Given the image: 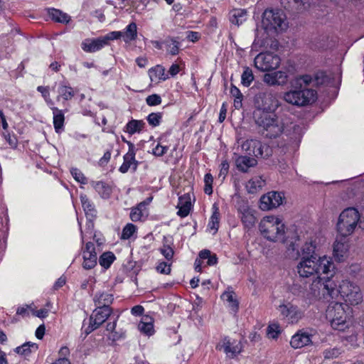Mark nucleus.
<instances>
[{"label":"nucleus","instance_id":"1","mask_svg":"<svg viewBox=\"0 0 364 364\" xmlns=\"http://www.w3.org/2000/svg\"><path fill=\"white\" fill-rule=\"evenodd\" d=\"M311 81L312 77L309 75L296 77L291 82V90L284 93V100L298 107L311 104L316 99V92L308 87Z\"/></svg>","mask_w":364,"mask_h":364},{"label":"nucleus","instance_id":"2","mask_svg":"<svg viewBox=\"0 0 364 364\" xmlns=\"http://www.w3.org/2000/svg\"><path fill=\"white\" fill-rule=\"evenodd\" d=\"M297 271L301 277H309L314 274L333 276L335 266L330 258L326 256L302 257L297 265Z\"/></svg>","mask_w":364,"mask_h":364},{"label":"nucleus","instance_id":"3","mask_svg":"<svg viewBox=\"0 0 364 364\" xmlns=\"http://www.w3.org/2000/svg\"><path fill=\"white\" fill-rule=\"evenodd\" d=\"M253 117L262 134L267 138H276L284 130L282 119L274 113L254 112Z\"/></svg>","mask_w":364,"mask_h":364},{"label":"nucleus","instance_id":"4","mask_svg":"<svg viewBox=\"0 0 364 364\" xmlns=\"http://www.w3.org/2000/svg\"><path fill=\"white\" fill-rule=\"evenodd\" d=\"M330 274L318 276L309 288V294L315 299L328 300L338 296L337 285Z\"/></svg>","mask_w":364,"mask_h":364},{"label":"nucleus","instance_id":"5","mask_svg":"<svg viewBox=\"0 0 364 364\" xmlns=\"http://www.w3.org/2000/svg\"><path fill=\"white\" fill-rule=\"evenodd\" d=\"M259 228L261 234L267 240L272 242H285V227L279 218L273 215L266 216L261 220Z\"/></svg>","mask_w":364,"mask_h":364},{"label":"nucleus","instance_id":"6","mask_svg":"<svg viewBox=\"0 0 364 364\" xmlns=\"http://www.w3.org/2000/svg\"><path fill=\"white\" fill-rule=\"evenodd\" d=\"M262 28L267 33H278L287 28L285 15L279 9H267L262 14Z\"/></svg>","mask_w":364,"mask_h":364},{"label":"nucleus","instance_id":"7","mask_svg":"<svg viewBox=\"0 0 364 364\" xmlns=\"http://www.w3.org/2000/svg\"><path fill=\"white\" fill-rule=\"evenodd\" d=\"M360 215L355 208L345 209L339 215L337 230L341 236H348L352 234L360 222Z\"/></svg>","mask_w":364,"mask_h":364},{"label":"nucleus","instance_id":"8","mask_svg":"<svg viewBox=\"0 0 364 364\" xmlns=\"http://www.w3.org/2000/svg\"><path fill=\"white\" fill-rule=\"evenodd\" d=\"M326 318L331 323L333 328L343 331L348 326L346 324L347 315L343 304L331 302L326 311Z\"/></svg>","mask_w":364,"mask_h":364},{"label":"nucleus","instance_id":"9","mask_svg":"<svg viewBox=\"0 0 364 364\" xmlns=\"http://www.w3.org/2000/svg\"><path fill=\"white\" fill-rule=\"evenodd\" d=\"M340 294L346 302L350 305H357L362 301L363 295L360 287L350 281H343L338 289Z\"/></svg>","mask_w":364,"mask_h":364},{"label":"nucleus","instance_id":"10","mask_svg":"<svg viewBox=\"0 0 364 364\" xmlns=\"http://www.w3.org/2000/svg\"><path fill=\"white\" fill-rule=\"evenodd\" d=\"M257 110L266 113H274L279 107V102L276 96L270 92L259 93L255 98Z\"/></svg>","mask_w":364,"mask_h":364},{"label":"nucleus","instance_id":"11","mask_svg":"<svg viewBox=\"0 0 364 364\" xmlns=\"http://www.w3.org/2000/svg\"><path fill=\"white\" fill-rule=\"evenodd\" d=\"M280 58L272 53H261L254 60L255 66L260 71H269L277 68L280 64Z\"/></svg>","mask_w":364,"mask_h":364},{"label":"nucleus","instance_id":"12","mask_svg":"<svg viewBox=\"0 0 364 364\" xmlns=\"http://www.w3.org/2000/svg\"><path fill=\"white\" fill-rule=\"evenodd\" d=\"M278 310L280 316L288 323H297L304 317V311L291 302L280 304Z\"/></svg>","mask_w":364,"mask_h":364},{"label":"nucleus","instance_id":"13","mask_svg":"<svg viewBox=\"0 0 364 364\" xmlns=\"http://www.w3.org/2000/svg\"><path fill=\"white\" fill-rule=\"evenodd\" d=\"M241 147L248 156L265 158L269 155V147L257 139H247L242 144Z\"/></svg>","mask_w":364,"mask_h":364},{"label":"nucleus","instance_id":"14","mask_svg":"<svg viewBox=\"0 0 364 364\" xmlns=\"http://www.w3.org/2000/svg\"><path fill=\"white\" fill-rule=\"evenodd\" d=\"M284 198L282 193L276 191L269 192L261 197L259 208L262 210L276 208L282 204Z\"/></svg>","mask_w":364,"mask_h":364},{"label":"nucleus","instance_id":"15","mask_svg":"<svg viewBox=\"0 0 364 364\" xmlns=\"http://www.w3.org/2000/svg\"><path fill=\"white\" fill-rule=\"evenodd\" d=\"M127 145L129 146V150L123 156V164L119 168V171L122 173H127L129 168H132L133 172H135L139 164V162L135 159L136 148L134 144L131 141H128Z\"/></svg>","mask_w":364,"mask_h":364},{"label":"nucleus","instance_id":"16","mask_svg":"<svg viewBox=\"0 0 364 364\" xmlns=\"http://www.w3.org/2000/svg\"><path fill=\"white\" fill-rule=\"evenodd\" d=\"M82 267L85 269H93L97 263V252H95V245L88 242L82 247Z\"/></svg>","mask_w":364,"mask_h":364},{"label":"nucleus","instance_id":"17","mask_svg":"<svg viewBox=\"0 0 364 364\" xmlns=\"http://www.w3.org/2000/svg\"><path fill=\"white\" fill-rule=\"evenodd\" d=\"M347 236H341L336 238L333 243V255L337 262H343L348 257L349 245L346 239Z\"/></svg>","mask_w":364,"mask_h":364},{"label":"nucleus","instance_id":"18","mask_svg":"<svg viewBox=\"0 0 364 364\" xmlns=\"http://www.w3.org/2000/svg\"><path fill=\"white\" fill-rule=\"evenodd\" d=\"M242 348L240 341L231 340L229 338H225L220 346V349H223L230 358H234L242 352Z\"/></svg>","mask_w":364,"mask_h":364},{"label":"nucleus","instance_id":"19","mask_svg":"<svg viewBox=\"0 0 364 364\" xmlns=\"http://www.w3.org/2000/svg\"><path fill=\"white\" fill-rule=\"evenodd\" d=\"M112 312L111 307L97 306L89 320L92 321L94 325L100 327L110 316Z\"/></svg>","mask_w":364,"mask_h":364},{"label":"nucleus","instance_id":"20","mask_svg":"<svg viewBox=\"0 0 364 364\" xmlns=\"http://www.w3.org/2000/svg\"><path fill=\"white\" fill-rule=\"evenodd\" d=\"M311 343V334L300 330L294 334L291 339L290 344L292 348H301Z\"/></svg>","mask_w":364,"mask_h":364},{"label":"nucleus","instance_id":"21","mask_svg":"<svg viewBox=\"0 0 364 364\" xmlns=\"http://www.w3.org/2000/svg\"><path fill=\"white\" fill-rule=\"evenodd\" d=\"M287 74L282 71L266 73L264 76V82L269 85H283L287 83Z\"/></svg>","mask_w":364,"mask_h":364},{"label":"nucleus","instance_id":"22","mask_svg":"<svg viewBox=\"0 0 364 364\" xmlns=\"http://www.w3.org/2000/svg\"><path fill=\"white\" fill-rule=\"evenodd\" d=\"M105 46L102 37L97 38H87L81 43V48L87 53H95Z\"/></svg>","mask_w":364,"mask_h":364},{"label":"nucleus","instance_id":"23","mask_svg":"<svg viewBox=\"0 0 364 364\" xmlns=\"http://www.w3.org/2000/svg\"><path fill=\"white\" fill-rule=\"evenodd\" d=\"M235 156V165L238 170L242 172H247L250 167H254L257 164V160L250 156Z\"/></svg>","mask_w":364,"mask_h":364},{"label":"nucleus","instance_id":"24","mask_svg":"<svg viewBox=\"0 0 364 364\" xmlns=\"http://www.w3.org/2000/svg\"><path fill=\"white\" fill-rule=\"evenodd\" d=\"M80 198L86 218L95 219L97 217V212L92 202L84 194H81Z\"/></svg>","mask_w":364,"mask_h":364},{"label":"nucleus","instance_id":"25","mask_svg":"<svg viewBox=\"0 0 364 364\" xmlns=\"http://www.w3.org/2000/svg\"><path fill=\"white\" fill-rule=\"evenodd\" d=\"M93 300L96 306L110 307L114 301V296L108 292H97Z\"/></svg>","mask_w":364,"mask_h":364},{"label":"nucleus","instance_id":"26","mask_svg":"<svg viewBox=\"0 0 364 364\" xmlns=\"http://www.w3.org/2000/svg\"><path fill=\"white\" fill-rule=\"evenodd\" d=\"M92 187L98 193L102 198H109L112 193L111 187L103 181H90Z\"/></svg>","mask_w":364,"mask_h":364},{"label":"nucleus","instance_id":"27","mask_svg":"<svg viewBox=\"0 0 364 364\" xmlns=\"http://www.w3.org/2000/svg\"><path fill=\"white\" fill-rule=\"evenodd\" d=\"M51 109L53 114V126L57 133H60L64 127L65 116L63 110L55 107H52Z\"/></svg>","mask_w":364,"mask_h":364},{"label":"nucleus","instance_id":"28","mask_svg":"<svg viewBox=\"0 0 364 364\" xmlns=\"http://www.w3.org/2000/svg\"><path fill=\"white\" fill-rule=\"evenodd\" d=\"M172 244L171 237L164 236L163 246L159 249V251L168 262L172 259L174 255V251L171 247Z\"/></svg>","mask_w":364,"mask_h":364},{"label":"nucleus","instance_id":"29","mask_svg":"<svg viewBox=\"0 0 364 364\" xmlns=\"http://www.w3.org/2000/svg\"><path fill=\"white\" fill-rule=\"evenodd\" d=\"M247 18V12L245 9H237L230 14V21L232 24L240 26Z\"/></svg>","mask_w":364,"mask_h":364},{"label":"nucleus","instance_id":"30","mask_svg":"<svg viewBox=\"0 0 364 364\" xmlns=\"http://www.w3.org/2000/svg\"><path fill=\"white\" fill-rule=\"evenodd\" d=\"M58 93L57 100H60V98L62 97L64 100L68 101L71 100L75 95L73 89L65 82L59 84Z\"/></svg>","mask_w":364,"mask_h":364},{"label":"nucleus","instance_id":"31","mask_svg":"<svg viewBox=\"0 0 364 364\" xmlns=\"http://www.w3.org/2000/svg\"><path fill=\"white\" fill-rule=\"evenodd\" d=\"M285 9L301 10L306 9L309 4L308 0H281Z\"/></svg>","mask_w":364,"mask_h":364},{"label":"nucleus","instance_id":"32","mask_svg":"<svg viewBox=\"0 0 364 364\" xmlns=\"http://www.w3.org/2000/svg\"><path fill=\"white\" fill-rule=\"evenodd\" d=\"M145 126L142 120L132 119L124 127V131L132 135L135 133H139Z\"/></svg>","mask_w":364,"mask_h":364},{"label":"nucleus","instance_id":"33","mask_svg":"<svg viewBox=\"0 0 364 364\" xmlns=\"http://www.w3.org/2000/svg\"><path fill=\"white\" fill-rule=\"evenodd\" d=\"M149 75L151 81L156 80H166L168 78V75L166 74V71L164 67L161 65H156L149 70Z\"/></svg>","mask_w":364,"mask_h":364},{"label":"nucleus","instance_id":"34","mask_svg":"<svg viewBox=\"0 0 364 364\" xmlns=\"http://www.w3.org/2000/svg\"><path fill=\"white\" fill-rule=\"evenodd\" d=\"M48 14L52 20L58 23H68L70 21V16L68 14L56 9H49Z\"/></svg>","mask_w":364,"mask_h":364},{"label":"nucleus","instance_id":"35","mask_svg":"<svg viewBox=\"0 0 364 364\" xmlns=\"http://www.w3.org/2000/svg\"><path fill=\"white\" fill-rule=\"evenodd\" d=\"M137 37V26L134 22L130 23L123 32V40L125 43H129L136 40Z\"/></svg>","mask_w":364,"mask_h":364},{"label":"nucleus","instance_id":"36","mask_svg":"<svg viewBox=\"0 0 364 364\" xmlns=\"http://www.w3.org/2000/svg\"><path fill=\"white\" fill-rule=\"evenodd\" d=\"M234 291L230 290V288H228V290L225 291L221 295V298L222 299L227 301L229 303V306L231 308L232 311L237 312L239 307V303L237 300L234 297Z\"/></svg>","mask_w":364,"mask_h":364},{"label":"nucleus","instance_id":"37","mask_svg":"<svg viewBox=\"0 0 364 364\" xmlns=\"http://www.w3.org/2000/svg\"><path fill=\"white\" fill-rule=\"evenodd\" d=\"M265 182L261 177H255L250 179L246 186L247 191L250 193H255L261 189Z\"/></svg>","mask_w":364,"mask_h":364},{"label":"nucleus","instance_id":"38","mask_svg":"<svg viewBox=\"0 0 364 364\" xmlns=\"http://www.w3.org/2000/svg\"><path fill=\"white\" fill-rule=\"evenodd\" d=\"M178 210L177 215L181 218L186 217L191 210V203L183 197L179 198V203L178 205Z\"/></svg>","mask_w":364,"mask_h":364},{"label":"nucleus","instance_id":"39","mask_svg":"<svg viewBox=\"0 0 364 364\" xmlns=\"http://www.w3.org/2000/svg\"><path fill=\"white\" fill-rule=\"evenodd\" d=\"M38 346L35 343L31 342H26L23 343L22 346L16 347L14 350V351L19 354L24 356L29 355L32 352V348H33L35 350L38 349Z\"/></svg>","mask_w":364,"mask_h":364},{"label":"nucleus","instance_id":"40","mask_svg":"<svg viewBox=\"0 0 364 364\" xmlns=\"http://www.w3.org/2000/svg\"><path fill=\"white\" fill-rule=\"evenodd\" d=\"M115 259L116 257L114 253L112 252H105L100 256L99 264L107 269L110 267Z\"/></svg>","mask_w":364,"mask_h":364},{"label":"nucleus","instance_id":"41","mask_svg":"<svg viewBox=\"0 0 364 364\" xmlns=\"http://www.w3.org/2000/svg\"><path fill=\"white\" fill-rule=\"evenodd\" d=\"M199 257L202 259H208L207 264L213 266L218 263V257L215 254H212L208 250H203L199 252Z\"/></svg>","mask_w":364,"mask_h":364},{"label":"nucleus","instance_id":"42","mask_svg":"<svg viewBox=\"0 0 364 364\" xmlns=\"http://www.w3.org/2000/svg\"><path fill=\"white\" fill-rule=\"evenodd\" d=\"M254 79L252 70L249 67H245L241 75V83L245 87H249Z\"/></svg>","mask_w":364,"mask_h":364},{"label":"nucleus","instance_id":"43","mask_svg":"<svg viewBox=\"0 0 364 364\" xmlns=\"http://www.w3.org/2000/svg\"><path fill=\"white\" fill-rule=\"evenodd\" d=\"M166 43L170 48L168 52L172 55H176L179 52L180 43L176 38L168 37L166 40Z\"/></svg>","mask_w":364,"mask_h":364},{"label":"nucleus","instance_id":"44","mask_svg":"<svg viewBox=\"0 0 364 364\" xmlns=\"http://www.w3.org/2000/svg\"><path fill=\"white\" fill-rule=\"evenodd\" d=\"M241 221L245 228L250 229L252 228L256 222V218L253 214V211L251 210L246 214L240 215Z\"/></svg>","mask_w":364,"mask_h":364},{"label":"nucleus","instance_id":"45","mask_svg":"<svg viewBox=\"0 0 364 364\" xmlns=\"http://www.w3.org/2000/svg\"><path fill=\"white\" fill-rule=\"evenodd\" d=\"M219 217L220 213L218 211V208H216L210 218L208 225L209 229L214 230V233L218 231L219 228Z\"/></svg>","mask_w":364,"mask_h":364},{"label":"nucleus","instance_id":"46","mask_svg":"<svg viewBox=\"0 0 364 364\" xmlns=\"http://www.w3.org/2000/svg\"><path fill=\"white\" fill-rule=\"evenodd\" d=\"M145 207V202L140 203L137 207L132 208L130 213V219L136 222L141 220L142 217V208Z\"/></svg>","mask_w":364,"mask_h":364},{"label":"nucleus","instance_id":"47","mask_svg":"<svg viewBox=\"0 0 364 364\" xmlns=\"http://www.w3.org/2000/svg\"><path fill=\"white\" fill-rule=\"evenodd\" d=\"M138 329L146 336H151L154 333V325L151 322L140 321L138 325Z\"/></svg>","mask_w":364,"mask_h":364},{"label":"nucleus","instance_id":"48","mask_svg":"<svg viewBox=\"0 0 364 364\" xmlns=\"http://www.w3.org/2000/svg\"><path fill=\"white\" fill-rule=\"evenodd\" d=\"M315 250L316 245L313 242H306L302 247V257L318 256Z\"/></svg>","mask_w":364,"mask_h":364},{"label":"nucleus","instance_id":"49","mask_svg":"<svg viewBox=\"0 0 364 364\" xmlns=\"http://www.w3.org/2000/svg\"><path fill=\"white\" fill-rule=\"evenodd\" d=\"M162 119V113L161 112H152L149 114L146 120L148 123L152 127H157L160 124Z\"/></svg>","mask_w":364,"mask_h":364},{"label":"nucleus","instance_id":"50","mask_svg":"<svg viewBox=\"0 0 364 364\" xmlns=\"http://www.w3.org/2000/svg\"><path fill=\"white\" fill-rule=\"evenodd\" d=\"M213 176L210 173H206L204 176V192L208 196L213 193Z\"/></svg>","mask_w":364,"mask_h":364},{"label":"nucleus","instance_id":"51","mask_svg":"<svg viewBox=\"0 0 364 364\" xmlns=\"http://www.w3.org/2000/svg\"><path fill=\"white\" fill-rule=\"evenodd\" d=\"M70 173L73 177L75 178L76 181L80 183L81 184L87 183V178L85 176V175L82 173V171L77 168H72L70 169Z\"/></svg>","mask_w":364,"mask_h":364},{"label":"nucleus","instance_id":"52","mask_svg":"<svg viewBox=\"0 0 364 364\" xmlns=\"http://www.w3.org/2000/svg\"><path fill=\"white\" fill-rule=\"evenodd\" d=\"M136 226L132 223L126 225L123 228L122 237L124 240L129 239L135 232Z\"/></svg>","mask_w":364,"mask_h":364},{"label":"nucleus","instance_id":"53","mask_svg":"<svg viewBox=\"0 0 364 364\" xmlns=\"http://www.w3.org/2000/svg\"><path fill=\"white\" fill-rule=\"evenodd\" d=\"M123 36L122 31H112L108 33L106 36H102L105 43V46L108 45L109 41L117 40Z\"/></svg>","mask_w":364,"mask_h":364},{"label":"nucleus","instance_id":"54","mask_svg":"<svg viewBox=\"0 0 364 364\" xmlns=\"http://www.w3.org/2000/svg\"><path fill=\"white\" fill-rule=\"evenodd\" d=\"M171 263L168 262H161L156 267V271L161 274H169L171 273Z\"/></svg>","mask_w":364,"mask_h":364},{"label":"nucleus","instance_id":"55","mask_svg":"<svg viewBox=\"0 0 364 364\" xmlns=\"http://www.w3.org/2000/svg\"><path fill=\"white\" fill-rule=\"evenodd\" d=\"M146 102L149 106H156L161 103V97L157 94H153L146 97Z\"/></svg>","mask_w":364,"mask_h":364},{"label":"nucleus","instance_id":"56","mask_svg":"<svg viewBox=\"0 0 364 364\" xmlns=\"http://www.w3.org/2000/svg\"><path fill=\"white\" fill-rule=\"evenodd\" d=\"M168 149L167 146H162L158 143L154 148L152 149V154L156 156H162L164 155Z\"/></svg>","mask_w":364,"mask_h":364},{"label":"nucleus","instance_id":"57","mask_svg":"<svg viewBox=\"0 0 364 364\" xmlns=\"http://www.w3.org/2000/svg\"><path fill=\"white\" fill-rule=\"evenodd\" d=\"M311 48L314 50H323L326 48L324 37H319L317 41H313Z\"/></svg>","mask_w":364,"mask_h":364},{"label":"nucleus","instance_id":"58","mask_svg":"<svg viewBox=\"0 0 364 364\" xmlns=\"http://www.w3.org/2000/svg\"><path fill=\"white\" fill-rule=\"evenodd\" d=\"M305 287L302 286V284L299 283H294L291 287L290 291L291 292L294 294L299 296L301 294H303L304 293Z\"/></svg>","mask_w":364,"mask_h":364},{"label":"nucleus","instance_id":"59","mask_svg":"<svg viewBox=\"0 0 364 364\" xmlns=\"http://www.w3.org/2000/svg\"><path fill=\"white\" fill-rule=\"evenodd\" d=\"M251 210H252L250 208L247 201L242 200L241 201L240 203H238L237 205V211L240 214V215L246 214L247 213Z\"/></svg>","mask_w":364,"mask_h":364},{"label":"nucleus","instance_id":"60","mask_svg":"<svg viewBox=\"0 0 364 364\" xmlns=\"http://www.w3.org/2000/svg\"><path fill=\"white\" fill-rule=\"evenodd\" d=\"M149 3L148 0H132L130 5L136 9L144 10Z\"/></svg>","mask_w":364,"mask_h":364},{"label":"nucleus","instance_id":"61","mask_svg":"<svg viewBox=\"0 0 364 364\" xmlns=\"http://www.w3.org/2000/svg\"><path fill=\"white\" fill-rule=\"evenodd\" d=\"M31 306L28 305L20 306L16 310V314L21 316L22 317H26L29 316V311H31Z\"/></svg>","mask_w":364,"mask_h":364},{"label":"nucleus","instance_id":"62","mask_svg":"<svg viewBox=\"0 0 364 364\" xmlns=\"http://www.w3.org/2000/svg\"><path fill=\"white\" fill-rule=\"evenodd\" d=\"M4 136L11 147L14 148L17 146L18 141L14 135H11L9 133H4Z\"/></svg>","mask_w":364,"mask_h":364},{"label":"nucleus","instance_id":"63","mask_svg":"<svg viewBox=\"0 0 364 364\" xmlns=\"http://www.w3.org/2000/svg\"><path fill=\"white\" fill-rule=\"evenodd\" d=\"M117 326V318H115L112 322H109L107 324L106 330L107 331H110L113 333V340L118 339V336H117L116 333L114 332V330L116 328Z\"/></svg>","mask_w":364,"mask_h":364},{"label":"nucleus","instance_id":"64","mask_svg":"<svg viewBox=\"0 0 364 364\" xmlns=\"http://www.w3.org/2000/svg\"><path fill=\"white\" fill-rule=\"evenodd\" d=\"M279 326L277 325H270L268 327V334L273 338L277 337L279 333Z\"/></svg>","mask_w":364,"mask_h":364}]
</instances>
